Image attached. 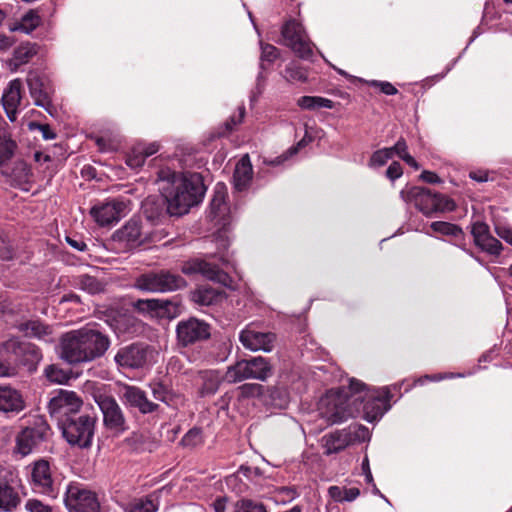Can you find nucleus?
Returning a JSON list of instances; mask_svg holds the SVG:
<instances>
[{
    "label": "nucleus",
    "instance_id": "e433bc0d",
    "mask_svg": "<svg viewBox=\"0 0 512 512\" xmlns=\"http://www.w3.org/2000/svg\"><path fill=\"white\" fill-rule=\"evenodd\" d=\"M11 174L13 179L19 184L28 183L32 176L29 165L22 160H18L14 163Z\"/></svg>",
    "mask_w": 512,
    "mask_h": 512
},
{
    "label": "nucleus",
    "instance_id": "c85d7f7f",
    "mask_svg": "<svg viewBox=\"0 0 512 512\" xmlns=\"http://www.w3.org/2000/svg\"><path fill=\"white\" fill-rule=\"evenodd\" d=\"M18 329L26 337L36 338L45 342L53 341V329L40 320H29L18 325Z\"/></svg>",
    "mask_w": 512,
    "mask_h": 512
},
{
    "label": "nucleus",
    "instance_id": "a878e982",
    "mask_svg": "<svg viewBox=\"0 0 512 512\" xmlns=\"http://www.w3.org/2000/svg\"><path fill=\"white\" fill-rule=\"evenodd\" d=\"M135 308L155 316L169 317L176 312L177 306L166 299H140L135 303Z\"/></svg>",
    "mask_w": 512,
    "mask_h": 512
},
{
    "label": "nucleus",
    "instance_id": "cd10ccee",
    "mask_svg": "<svg viewBox=\"0 0 512 512\" xmlns=\"http://www.w3.org/2000/svg\"><path fill=\"white\" fill-rule=\"evenodd\" d=\"M8 347L14 348L15 353L21 359L22 364L27 366L29 370L35 369L42 359L40 349L32 343L23 342L16 345V342L11 341L8 343Z\"/></svg>",
    "mask_w": 512,
    "mask_h": 512
},
{
    "label": "nucleus",
    "instance_id": "f257e3e1",
    "mask_svg": "<svg viewBox=\"0 0 512 512\" xmlns=\"http://www.w3.org/2000/svg\"><path fill=\"white\" fill-rule=\"evenodd\" d=\"M170 215L180 216L197 205L205 193L204 184L198 173L173 174L162 186Z\"/></svg>",
    "mask_w": 512,
    "mask_h": 512
},
{
    "label": "nucleus",
    "instance_id": "9b49d317",
    "mask_svg": "<svg viewBox=\"0 0 512 512\" xmlns=\"http://www.w3.org/2000/svg\"><path fill=\"white\" fill-rule=\"evenodd\" d=\"M83 401L74 391L60 389L48 403V410L62 424L68 417H74L82 407Z\"/></svg>",
    "mask_w": 512,
    "mask_h": 512
},
{
    "label": "nucleus",
    "instance_id": "20e7f679",
    "mask_svg": "<svg viewBox=\"0 0 512 512\" xmlns=\"http://www.w3.org/2000/svg\"><path fill=\"white\" fill-rule=\"evenodd\" d=\"M96 417L80 415L68 417L61 424L62 434L66 441L79 448H88L92 445L95 433Z\"/></svg>",
    "mask_w": 512,
    "mask_h": 512
},
{
    "label": "nucleus",
    "instance_id": "f3484780",
    "mask_svg": "<svg viewBox=\"0 0 512 512\" xmlns=\"http://www.w3.org/2000/svg\"><path fill=\"white\" fill-rule=\"evenodd\" d=\"M126 205L123 201L112 200L91 208L90 214L100 226L117 223L125 215Z\"/></svg>",
    "mask_w": 512,
    "mask_h": 512
},
{
    "label": "nucleus",
    "instance_id": "2eb2a0df",
    "mask_svg": "<svg viewBox=\"0 0 512 512\" xmlns=\"http://www.w3.org/2000/svg\"><path fill=\"white\" fill-rule=\"evenodd\" d=\"M239 340L244 348L256 352H271L276 342L272 332L260 331L254 324L247 325L239 334Z\"/></svg>",
    "mask_w": 512,
    "mask_h": 512
},
{
    "label": "nucleus",
    "instance_id": "1a4fd4ad",
    "mask_svg": "<svg viewBox=\"0 0 512 512\" xmlns=\"http://www.w3.org/2000/svg\"><path fill=\"white\" fill-rule=\"evenodd\" d=\"M64 503L70 512H100L96 494L80 483L74 482L67 486Z\"/></svg>",
    "mask_w": 512,
    "mask_h": 512
},
{
    "label": "nucleus",
    "instance_id": "7c9ffc66",
    "mask_svg": "<svg viewBox=\"0 0 512 512\" xmlns=\"http://www.w3.org/2000/svg\"><path fill=\"white\" fill-rule=\"evenodd\" d=\"M40 22V16L31 10L25 13L19 20L14 21L10 25V30L13 32L19 31L29 34L40 25Z\"/></svg>",
    "mask_w": 512,
    "mask_h": 512
},
{
    "label": "nucleus",
    "instance_id": "864d4df0",
    "mask_svg": "<svg viewBox=\"0 0 512 512\" xmlns=\"http://www.w3.org/2000/svg\"><path fill=\"white\" fill-rule=\"evenodd\" d=\"M4 350L0 349V377H10L16 374V369L4 357Z\"/></svg>",
    "mask_w": 512,
    "mask_h": 512
},
{
    "label": "nucleus",
    "instance_id": "f8f14e48",
    "mask_svg": "<svg viewBox=\"0 0 512 512\" xmlns=\"http://www.w3.org/2000/svg\"><path fill=\"white\" fill-rule=\"evenodd\" d=\"M30 483L32 489L51 498L57 496L55 478L48 461L40 459L31 465Z\"/></svg>",
    "mask_w": 512,
    "mask_h": 512
},
{
    "label": "nucleus",
    "instance_id": "13d9d810",
    "mask_svg": "<svg viewBox=\"0 0 512 512\" xmlns=\"http://www.w3.org/2000/svg\"><path fill=\"white\" fill-rule=\"evenodd\" d=\"M403 174L402 167L398 162H392L386 171V175L390 180H396Z\"/></svg>",
    "mask_w": 512,
    "mask_h": 512
},
{
    "label": "nucleus",
    "instance_id": "423d86ee",
    "mask_svg": "<svg viewBox=\"0 0 512 512\" xmlns=\"http://www.w3.org/2000/svg\"><path fill=\"white\" fill-rule=\"evenodd\" d=\"M93 398L103 414L104 426L115 435L125 432L128 428L126 418L115 398L102 393L100 388L93 392Z\"/></svg>",
    "mask_w": 512,
    "mask_h": 512
},
{
    "label": "nucleus",
    "instance_id": "ea45409f",
    "mask_svg": "<svg viewBox=\"0 0 512 512\" xmlns=\"http://www.w3.org/2000/svg\"><path fill=\"white\" fill-rule=\"evenodd\" d=\"M79 285L81 289L91 294L99 293L104 290V284L97 278L90 275L80 276Z\"/></svg>",
    "mask_w": 512,
    "mask_h": 512
},
{
    "label": "nucleus",
    "instance_id": "774afa93",
    "mask_svg": "<svg viewBox=\"0 0 512 512\" xmlns=\"http://www.w3.org/2000/svg\"><path fill=\"white\" fill-rule=\"evenodd\" d=\"M225 196L221 192H217L212 200L211 207L213 211H220L224 205Z\"/></svg>",
    "mask_w": 512,
    "mask_h": 512
},
{
    "label": "nucleus",
    "instance_id": "aec40b11",
    "mask_svg": "<svg viewBox=\"0 0 512 512\" xmlns=\"http://www.w3.org/2000/svg\"><path fill=\"white\" fill-rule=\"evenodd\" d=\"M122 400L126 405L137 408L142 414L152 413L158 408V404L150 401L146 393L136 386L123 385Z\"/></svg>",
    "mask_w": 512,
    "mask_h": 512
},
{
    "label": "nucleus",
    "instance_id": "09e8293b",
    "mask_svg": "<svg viewBox=\"0 0 512 512\" xmlns=\"http://www.w3.org/2000/svg\"><path fill=\"white\" fill-rule=\"evenodd\" d=\"M474 242L477 244L479 241H483L490 233L489 226L484 222H476L472 225L471 231Z\"/></svg>",
    "mask_w": 512,
    "mask_h": 512
},
{
    "label": "nucleus",
    "instance_id": "e2e57ef3",
    "mask_svg": "<svg viewBox=\"0 0 512 512\" xmlns=\"http://www.w3.org/2000/svg\"><path fill=\"white\" fill-rule=\"evenodd\" d=\"M167 396L169 400H164L163 403L167 404L168 406L177 407L178 405H182L184 402V399L180 394H177L171 390Z\"/></svg>",
    "mask_w": 512,
    "mask_h": 512
},
{
    "label": "nucleus",
    "instance_id": "49530a36",
    "mask_svg": "<svg viewBox=\"0 0 512 512\" xmlns=\"http://www.w3.org/2000/svg\"><path fill=\"white\" fill-rule=\"evenodd\" d=\"M261 62H274L279 56L280 51L274 45L261 43Z\"/></svg>",
    "mask_w": 512,
    "mask_h": 512
},
{
    "label": "nucleus",
    "instance_id": "37998d69",
    "mask_svg": "<svg viewBox=\"0 0 512 512\" xmlns=\"http://www.w3.org/2000/svg\"><path fill=\"white\" fill-rule=\"evenodd\" d=\"M284 78L289 82H305L307 73L303 68L290 64L284 70Z\"/></svg>",
    "mask_w": 512,
    "mask_h": 512
},
{
    "label": "nucleus",
    "instance_id": "2f4dec72",
    "mask_svg": "<svg viewBox=\"0 0 512 512\" xmlns=\"http://www.w3.org/2000/svg\"><path fill=\"white\" fill-rule=\"evenodd\" d=\"M158 508V498L154 495H149L130 501L125 506V512H156Z\"/></svg>",
    "mask_w": 512,
    "mask_h": 512
},
{
    "label": "nucleus",
    "instance_id": "603ef678",
    "mask_svg": "<svg viewBox=\"0 0 512 512\" xmlns=\"http://www.w3.org/2000/svg\"><path fill=\"white\" fill-rule=\"evenodd\" d=\"M145 155L137 151V146H135L132 149L131 154L128 155L126 163L131 168H139L141 167L145 162Z\"/></svg>",
    "mask_w": 512,
    "mask_h": 512
},
{
    "label": "nucleus",
    "instance_id": "6e6d98bb",
    "mask_svg": "<svg viewBox=\"0 0 512 512\" xmlns=\"http://www.w3.org/2000/svg\"><path fill=\"white\" fill-rule=\"evenodd\" d=\"M29 128L31 130L37 129L41 132L42 137L45 140H52L56 137L55 132L47 124L30 123Z\"/></svg>",
    "mask_w": 512,
    "mask_h": 512
},
{
    "label": "nucleus",
    "instance_id": "0eeeda50",
    "mask_svg": "<svg viewBox=\"0 0 512 512\" xmlns=\"http://www.w3.org/2000/svg\"><path fill=\"white\" fill-rule=\"evenodd\" d=\"M21 479L11 467L0 465V510L12 512L21 502Z\"/></svg>",
    "mask_w": 512,
    "mask_h": 512
},
{
    "label": "nucleus",
    "instance_id": "79ce46f5",
    "mask_svg": "<svg viewBox=\"0 0 512 512\" xmlns=\"http://www.w3.org/2000/svg\"><path fill=\"white\" fill-rule=\"evenodd\" d=\"M393 157V149L383 148L375 151L369 161V166L378 168L385 165Z\"/></svg>",
    "mask_w": 512,
    "mask_h": 512
},
{
    "label": "nucleus",
    "instance_id": "6e6552de",
    "mask_svg": "<svg viewBox=\"0 0 512 512\" xmlns=\"http://www.w3.org/2000/svg\"><path fill=\"white\" fill-rule=\"evenodd\" d=\"M186 285L185 280L170 271L150 272L136 279L135 287L146 292H167L180 289Z\"/></svg>",
    "mask_w": 512,
    "mask_h": 512
},
{
    "label": "nucleus",
    "instance_id": "dca6fc26",
    "mask_svg": "<svg viewBox=\"0 0 512 512\" xmlns=\"http://www.w3.org/2000/svg\"><path fill=\"white\" fill-rule=\"evenodd\" d=\"M181 271L186 275L200 273L205 278L218 282L228 287L231 285L232 282L230 276L226 272L220 270L215 265H212L204 260L193 259L190 261H186L185 263H183Z\"/></svg>",
    "mask_w": 512,
    "mask_h": 512
},
{
    "label": "nucleus",
    "instance_id": "39448f33",
    "mask_svg": "<svg viewBox=\"0 0 512 512\" xmlns=\"http://www.w3.org/2000/svg\"><path fill=\"white\" fill-rule=\"evenodd\" d=\"M272 375V366L264 357L257 356L249 360H240L227 368L224 379L228 383H237L246 379L265 381Z\"/></svg>",
    "mask_w": 512,
    "mask_h": 512
},
{
    "label": "nucleus",
    "instance_id": "a18cd8bd",
    "mask_svg": "<svg viewBox=\"0 0 512 512\" xmlns=\"http://www.w3.org/2000/svg\"><path fill=\"white\" fill-rule=\"evenodd\" d=\"M234 512H266V509L261 503L241 500L236 503Z\"/></svg>",
    "mask_w": 512,
    "mask_h": 512
},
{
    "label": "nucleus",
    "instance_id": "a211bd4d",
    "mask_svg": "<svg viewBox=\"0 0 512 512\" xmlns=\"http://www.w3.org/2000/svg\"><path fill=\"white\" fill-rule=\"evenodd\" d=\"M47 426L26 427L16 436L15 452L21 456L29 455L45 438Z\"/></svg>",
    "mask_w": 512,
    "mask_h": 512
},
{
    "label": "nucleus",
    "instance_id": "473e14b6",
    "mask_svg": "<svg viewBox=\"0 0 512 512\" xmlns=\"http://www.w3.org/2000/svg\"><path fill=\"white\" fill-rule=\"evenodd\" d=\"M200 379L202 381L200 393L205 396L214 394L218 390L222 377L218 371L208 370L201 372Z\"/></svg>",
    "mask_w": 512,
    "mask_h": 512
},
{
    "label": "nucleus",
    "instance_id": "4be33fe9",
    "mask_svg": "<svg viewBox=\"0 0 512 512\" xmlns=\"http://www.w3.org/2000/svg\"><path fill=\"white\" fill-rule=\"evenodd\" d=\"M144 234L145 232L140 222L131 219L114 233V239L125 243L128 247H137L146 243Z\"/></svg>",
    "mask_w": 512,
    "mask_h": 512
},
{
    "label": "nucleus",
    "instance_id": "69168bd1",
    "mask_svg": "<svg viewBox=\"0 0 512 512\" xmlns=\"http://www.w3.org/2000/svg\"><path fill=\"white\" fill-rule=\"evenodd\" d=\"M146 243H155L161 241L165 234L163 231L155 230L153 232H145Z\"/></svg>",
    "mask_w": 512,
    "mask_h": 512
},
{
    "label": "nucleus",
    "instance_id": "b1692460",
    "mask_svg": "<svg viewBox=\"0 0 512 512\" xmlns=\"http://www.w3.org/2000/svg\"><path fill=\"white\" fill-rule=\"evenodd\" d=\"M22 82L14 79L9 82L2 95V104L10 121L16 120L18 107L21 102Z\"/></svg>",
    "mask_w": 512,
    "mask_h": 512
},
{
    "label": "nucleus",
    "instance_id": "052dcab7",
    "mask_svg": "<svg viewBox=\"0 0 512 512\" xmlns=\"http://www.w3.org/2000/svg\"><path fill=\"white\" fill-rule=\"evenodd\" d=\"M159 150V144L156 142L150 143L148 145H137V151L145 155V158L155 154Z\"/></svg>",
    "mask_w": 512,
    "mask_h": 512
},
{
    "label": "nucleus",
    "instance_id": "72a5a7b5",
    "mask_svg": "<svg viewBox=\"0 0 512 512\" xmlns=\"http://www.w3.org/2000/svg\"><path fill=\"white\" fill-rule=\"evenodd\" d=\"M37 54L35 43H22L13 52L12 63L15 68L28 63Z\"/></svg>",
    "mask_w": 512,
    "mask_h": 512
},
{
    "label": "nucleus",
    "instance_id": "6ab92c4d",
    "mask_svg": "<svg viewBox=\"0 0 512 512\" xmlns=\"http://www.w3.org/2000/svg\"><path fill=\"white\" fill-rule=\"evenodd\" d=\"M146 359V349L137 344L120 348L114 357L118 366L128 369H136L144 366Z\"/></svg>",
    "mask_w": 512,
    "mask_h": 512
},
{
    "label": "nucleus",
    "instance_id": "ddd939ff",
    "mask_svg": "<svg viewBox=\"0 0 512 512\" xmlns=\"http://www.w3.org/2000/svg\"><path fill=\"white\" fill-rule=\"evenodd\" d=\"M368 429L364 426L349 427L323 436V447L326 454L338 453L357 439H364Z\"/></svg>",
    "mask_w": 512,
    "mask_h": 512
},
{
    "label": "nucleus",
    "instance_id": "58836bf2",
    "mask_svg": "<svg viewBox=\"0 0 512 512\" xmlns=\"http://www.w3.org/2000/svg\"><path fill=\"white\" fill-rule=\"evenodd\" d=\"M476 246L482 251L494 256H498L503 248L501 242L491 234L484 238L483 241H479Z\"/></svg>",
    "mask_w": 512,
    "mask_h": 512
},
{
    "label": "nucleus",
    "instance_id": "3c124183",
    "mask_svg": "<svg viewBox=\"0 0 512 512\" xmlns=\"http://www.w3.org/2000/svg\"><path fill=\"white\" fill-rule=\"evenodd\" d=\"M150 387L153 397L156 400H159L161 402H164V400H169L167 395L170 392V390L167 387H165L162 383L153 382L150 384Z\"/></svg>",
    "mask_w": 512,
    "mask_h": 512
},
{
    "label": "nucleus",
    "instance_id": "5701e85b",
    "mask_svg": "<svg viewBox=\"0 0 512 512\" xmlns=\"http://www.w3.org/2000/svg\"><path fill=\"white\" fill-rule=\"evenodd\" d=\"M372 401L364 405L365 419L369 422L375 421L383 416L389 409L386 404L390 401L392 395L388 387H383L372 395Z\"/></svg>",
    "mask_w": 512,
    "mask_h": 512
},
{
    "label": "nucleus",
    "instance_id": "412c9836",
    "mask_svg": "<svg viewBox=\"0 0 512 512\" xmlns=\"http://www.w3.org/2000/svg\"><path fill=\"white\" fill-rule=\"evenodd\" d=\"M27 84L35 105L47 108L51 103L50 86L47 78L31 71L27 76Z\"/></svg>",
    "mask_w": 512,
    "mask_h": 512
},
{
    "label": "nucleus",
    "instance_id": "c9c22d12",
    "mask_svg": "<svg viewBox=\"0 0 512 512\" xmlns=\"http://www.w3.org/2000/svg\"><path fill=\"white\" fill-rule=\"evenodd\" d=\"M221 294L212 287L202 286L192 293V299L195 303L209 306L215 303Z\"/></svg>",
    "mask_w": 512,
    "mask_h": 512
},
{
    "label": "nucleus",
    "instance_id": "bf43d9fd",
    "mask_svg": "<svg viewBox=\"0 0 512 512\" xmlns=\"http://www.w3.org/2000/svg\"><path fill=\"white\" fill-rule=\"evenodd\" d=\"M371 85L379 87L381 92L386 95H395L398 92L397 89L390 82L373 81Z\"/></svg>",
    "mask_w": 512,
    "mask_h": 512
},
{
    "label": "nucleus",
    "instance_id": "393cba45",
    "mask_svg": "<svg viewBox=\"0 0 512 512\" xmlns=\"http://www.w3.org/2000/svg\"><path fill=\"white\" fill-rule=\"evenodd\" d=\"M25 406L24 398L18 390L0 385V413L18 414Z\"/></svg>",
    "mask_w": 512,
    "mask_h": 512
},
{
    "label": "nucleus",
    "instance_id": "f704fd0d",
    "mask_svg": "<svg viewBox=\"0 0 512 512\" xmlns=\"http://www.w3.org/2000/svg\"><path fill=\"white\" fill-rule=\"evenodd\" d=\"M297 105L305 110L333 109L335 106L332 100L320 96H302L297 100Z\"/></svg>",
    "mask_w": 512,
    "mask_h": 512
},
{
    "label": "nucleus",
    "instance_id": "de8ad7c7",
    "mask_svg": "<svg viewBox=\"0 0 512 512\" xmlns=\"http://www.w3.org/2000/svg\"><path fill=\"white\" fill-rule=\"evenodd\" d=\"M202 442V435L199 429L189 430L181 440V443L186 447H195Z\"/></svg>",
    "mask_w": 512,
    "mask_h": 512
},
{
    "label": "nucleus",
    "instance_id": "7ed1b4c3",
    "mask_svg": "<svg viewBox=\"0 0 512 512\" xmlns=\"http://www.w3.org/2000/svg\"><path fill=\"white\" fill-rule=\"evenodd\" d=\"M400 197L406 203H413L427 217L438 212H450L456 208L452 199L419 186L405 187L400 191Z\"/></svg>",
    "mask_w": 512,
    "mask_h": 512
},
{
    "label": "nucleus",
    "instance_id": "4468645a",
    "mask_svg": "<svg viewBox=\"0 0 512 512\" xmlns=\"http://www.w3.org/2000/svg\"><path fill=\"white\" fill-rule=\"evenodd\" d=\"M210 325L202 320L191 317L180 321L176 326L177 340L186 347L210 337Z\"/></svg>",
    "mask_w": 512,
    "mask_h": 512
},
{
    "label": "nucleus",
    "instance_id": "9d476101",
    "mask_svg": "<svg viewBox=\"0 0 512 512\" xmlns=\"http://www.w3.org/2000/svg\"><path fill=\"white\" fill-rule=\"evenodd\" d=\"M283 43L291 48L300 58L309 60L313 56V44L310 42L302 25L295 21H288L281 30Z\"/></svg>",
    "mask_w": 512,
    "mask_h": 512
},
{
    "label": "nucleus",
    "instance_id": "c03bdc74",
    "mask_svg": "<svg viewBox=\"0 0 512 512\" xmlns=\"http://www.w3.org/2000/svg\"><path fill=\"white\" fill-rule=\"evenodd\" d=\"M45 375L49 381L62 384L69 380L68 374L56 365H50L45 369Z\"/></svg>",
    "mask_w": 512,
    "mask_h": 512
},
{
    "label": "nucleus",
    "instance_id": "0e129e2a",
    "mask_svg": "<svg viewBox=\"0 0 512 512\" xmlns=\"http://www.w3.org/2000/svg\"><path fill=\"white\" fill-rule=\"evenodd\" d=\"M420 178L421 180L431 184H438L442 182L436 173L427 170L421 173Z\"/></svg>",
    "mask_w": 512,
    "mask_h": 512
},
{
    "label": "nucleus",
    "instance_id": "8fccbe9b",
    "mask_svg": "<svg viewBox=\"0 0 512 512\" xmlns=\"http://www.w3.org/2000/svg\"><path fill=\"white\" fill-rule=\"evenodd\" d=\"M241 394L246 397L260 396L264 392V386L261 384H244L239 387Z\"/></svg>",
    "mask_w": 512,
    "mask_h": 512
},
{
    "label": "nucleus",
    "instance_id": "338daca9",
    "mask_svg": "<svg viewBox=\"0 0 512 512\" xmlns=\"http://www.w3.org/2000/svg\"><path fill=\"white\" fill-rule=\"evenodd\" d=\"M328 493L330 497L335 501H344V488H340L338 486H331L328 489Z\"/></svg>",
    "mask_w": 512,
    "mask_h": 512
},
{
    "label": "nucleus",
    "instance_id": "c756f323",
    "mask_svg": "<svg viewBox=\"0 0 512 512\" xmlns=\"http://www.w3.org/2000/svg\"><path fill=\"white\" fill-rule=\"evenodd\" d=\"M252 175V165L249 156L246 154L238 161L235 167L233 175L235 189L238 191L246 189L252 180Z\"/></svg>",
    "mask_w": 512,
    "mask_h": 512
},
{
    "label": "nucleus",
    "instance_id": "a19ab883",
    "mask_svg": "<svg viewBox=\"0 0 512 512\" xmlns=\"http://www.w3.org/2000/svg\"><path fill=\"white\" fill-rule=\"evenodd\" d=\"M322 404H325V405L333 404V410H331V413L330 412L326 413V416L331 423H338L345 419V417H346L345 412L341 408L337 407L336 397L327 396L325 399L322 400Z\"/></svg>",
    "mask_w": 512,
    "mask_h": 512
},
{
    "label": "nucleus",
    "instance_id": "5fc2aeb1",
    "mask_svg": "<svg viewBox=\"0 0 512 512\" xmlns=\"http://www.w3.org/2000/svg\"><path fill=\"white\" fill-rule=\"evenodd\" d=\"M495 232L501 239L512 245V227L507 224L497 223L495 224Z\"/></svg>",
    "mask_w": 512,
    "mask_h": 512
},
{
    "label": "nucleus",
    "instance_id": "4d7b16f0",
    "mask_svg": "<svg viewBox=\"0 0 512 512\" xmlns=\"http://www.w3.org/2000/svg\"><path fill=\"white\" fill-rule=\"evenodd\" d=\"M26 509L29 512H51L49 506L44 505L42 502L36 499H30L26 503Z\"/></svg>",
    "mask_w": 512,
    "mask_h": 512
},
{
    "label": "nucleus",
    "instance_id": "f03ea898",
    "mask_svg": "<svg viewBox=\"0 0 512 512\" xmlns=\"http://www.w3.org/2000/svg\"><path fill=\"white\" fill-rule=\"evenodd\" d=\"M109 339L98 331L80 329L61 337V358L71 364L89 362L102 356L109 347Z\"/></svg>",
    "mask_w": 512,
    "mask_h": 512
},
{
    "label": "nucleus",
    "instance_id": "680f3d73",
    "mask_svg": "<svg viewBox=\"0 0 512 512\" xmlns=\"http://www.w3.org/2000/svg\"><path fill=\"white\" fill-rule=\"evenodd\" d=\"M389 149H393V155H398L402 160H404L405 155H409L404 139H399L396 144L393 147H389Z\"/></svg>",
    "mask_w": 512,
    "mask_h": 512
},
{
    "label": "nucleus",
    "instance_id": "bb28decb",
    "mask_svg": "<svg viewBox=\"0 0 512 512\" xmlns=\"http://www.w3.org/2000/svg\"><path fill=\"white\" fill-rule=\"evenodd\" d=\"M17 148V142L13 139L8 124L0 115V168L12 160Z\"/></svg>",
    "mask_w": 512,
    "mask_h": 512
},
{
    "label": "nucleus",
    "instance_id": "4c0bfd02",
    "mask_svg": "<svg viewBox=\"0 0 512 512\" xmlns=\"http://www.w3.org/2000/svg\"><path fill=\"white\" fill-rule=\"evenodd\" d=\"M430 227L434 232L442 235L458 237L463 234L462 229L459 226L449 222L435 221L431 223Z\"/></svg>",
    "mask_w": 512,
    "mask_h": 512
}]
</instances>
